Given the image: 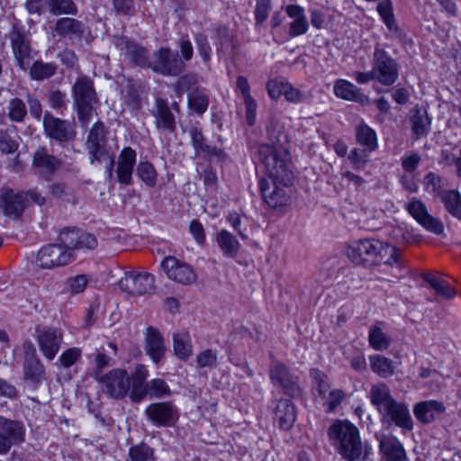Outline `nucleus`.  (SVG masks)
<instances>
[{
  "label": "nucleus",
  "mask_w": 461,
  "mask_h": 461,
  "mask_svg": "<svg viewBox=\"0 0 461 461\" xmlns=\"http://www.w3.org/2000/svg\"><path fill=\"white\" fill-rule=\"evenodd\" d=\"M345 398L346 393L344 391L340 389L330 391L323 403V406L326 408V412L331 413L336 411L337 408L341 404Z\"/></svg>",
  "instance_id": "4d7b16f0"
},
{
  "label": "nucleus",
  "mask_w": 461,
  "mask_h": 461,
  "mask_svg": "<svg viewBox=\"0 0 461 461\" xmlns=\"http://www.w3.org/2000/svg\"><path fill=\"white\" fill-rule=\"evenodd\" d=\"M23 381L30 386L36 388L45 379V367L39 359L23 361Z\"/></svg>",
  "instance_id": "7c9ffc66"
},
{
  "label": "nucleus",
  "mask_w": 461,
  "mask_h": 461,
  "mask_svg": "<svg viewBox=\"0 0 461 461\" xmlns=\"http://www.w3.org/2000/svg\"><path fill=\"white\" fill-rule=\"evenodd\" d=\"M269 142L260 144L258 155L269 179L259 183L265 202L271 208L285 206L289 202L288 188L293 184L294 172L288 151L287 136L276 131L273 124L267 128Z\"/></svg>",
  "instance_id": "f257e3e1"
},
{
  "label": "nucleus",
  "mask_w": 461,
  "mask_h": 461,
  "mask_svg": "<svg viewBox=\"0 0 461 461\" xmlns=\"http://www.w3.org/2000/svg\"><path fill=\"white\" fill-rule=\"evenodd\" d=\"M10 41L17 65L26 69L32 59V48L27 36L19 28L14 27L10 32Z\"/></svg>",
  "instance_id": "4468645a"
},
{
  "label": "nucleus",
  "mask_w": 461,
  "mask_h": 461,
  "mask_svg": "<svg viewBox=\"0 0 461 461\" xmlns=\"http://www.w3.org/2000/svg\"><path fill=\"white\" fill-rule=\"evenodd\" d=\"M145 349L154 363H158L164 357L166 346L163 337L158 329L149 327L146 330Z\"/></svg>",
  "instance_id": "b1692460"
},
{
  "label": "nucleus",
  "mask_w": 461,
  "mask_h": 461,
  "mask_svg": "<svg viewBox=\"0 0 461 461\" xmlns=\"http://www.w3.org/2000/svg\"><path fill=\"white\" fill-rule=\"evenodd\" d=\"M410 122L416 140L428 135L431 125V119L425 107H413L410 111Z\"/></svg>",
  "instance_id": "393cba45"
},
{
  "label": "nucleus",
  "mask_w": 461,
  "mask_h": 461,
  "mask_svg": "<svg viewBox=\"0 0 461 461\" xmlns=\"http://www.w3.org/2000/svg\"><path fill=\"white\" fill-rule=\"evenodd\" d=\"M356 139L357 142L369 152L375 150L377 148L375 131L363 122L356 127Z\"/></svg>",
  "instance_id": "c9c22d12"
},
{
  "label": "nucleus",
  "mask_w": 461,
  "mask_h": 461,
  "mask_svg": "<svg viewBox=\"0 0 461 461\" xmlns=\"http://www.w3.org/2000/svg\"><path fill=\"white\" fill-rule=\"evenodd\" d=\"M369 394L372 404L376 407L380 413L395 400L392 396L389 387L384 383L373 385Z\"/></svg>",
  "instance_id": "2f4dec72"
},
{
  "label": "nucleus",
  "mask_w": 461,
  "mask_h": 461,
  "mask_svg": "<svg viewBox=\"0 0 461 461\" xmlns=\"http://www.w3.org/2000/svg\"><path fill=\"white\" fill-rule=\"evenodd\" d=\"M81 349L70 348L65 350L59 357V363L65 368L72 366L81 357Z\"/></svg>",
  "instance_id": "052dcab7"
},
{
  "label": "nucleus",
  "mask_w": 461,
  "mask_h": 461,
  "mask_svg": "<svg viewBox=\"0 0 461 461\" xmlns=\"http://www.w3.org/2000/svg\"><path fill=\"white\" fill-rule=\"evenodd\" d=\"M97 247V240L95 235L79 230L76 249H94Z\"/></svg>",
  "instance_id": "e2e57ef3"
},
{
  "label": "nucleus",
  "mask_w": 461,
  "mask_h": 461,
  "mask_svg": "<svg viewBox=\"0 0 461 461\" xmlns=\"http://www.w3.org/2000/svg\"><path fill=\"white\" fill-rule=\"evenodd\" d=\"M152 69L163 76L176 77L185 69V62L171 49L162 47L154 53Z\"/></svg>",
  "instance_id": "6e6552de"
},
{
  "label": "nucleus",
  "mask_w": 461,
  "mask_h": 461,
  "mask_svg": "<svg viewBox=\"0 0 461 461\" xmlns=\"http://www.w3.org/2000/svg\"><path fill=\"white\" fill-rule=\"evenodd\" d=\"M445 410L443 402L429 400L416 403L413 407V413L420 422L429 424L433 422L437 416L443 413Z\"/></svg>",
  "instance_id": "412c9836"
},
{
  "label": "nucleus",
  "mask_w": 461,
  "mask_h": 461,
  "mask_svg": "<svg viewBox=\"0 0 461 461\" xmlns=\"http://www.w3.org/2000/svg\"><path fill=\"white\" fill-rule=\"evenodd\" d=\"M348 258L357 265L372 267L381 264H395L402 269L400 250L388 243L375 239H364L353 242L347 249Z\"/></svg>",
  "instance_id": "f03ea898"
},
{
  "label": "nucleus",
  "mask_w": 461,
  "mask_h": 461,
  "mask_svg": "<svg viewBox=\"0 0 461 461\" xmlns=\"http://www.w3.org/2000/svg\"><path fill=\"white\" fill-rule=\"evenodd\" d=\"M18 139L15 126L0 129V151L6 155L14 153L19 147Z\"/></svg>",
  "instance_id": "58836bf2"
},
{
  "label": "nucleus",
  "mask_w": 461,
  "mask_h": 461,
  "mask_svg": "<svg viewBox=\"0 0 461 461\" xmlns=\"http://www.w3.org/2000/svg\"><path fill=\"white\" fill-rule=\"evenodd\" d=\"M79 230L77 229H66L60 231L59 240L64 249L68 251H73L77 248Z\"/></svg>",
  "instance_id": "864d4df0"
},
{
  "label": "nucleus",
  "mask_w": 461,
  "mask_h": 461,
  "mask_svg": "<svg viewBox=\"0 0 461 461\" xmlns=\"http://www.w3.org/2000/svg\"><path fill=\"white\" fill-rule=\"evenodd\" d=\"M50 12L53 14H76L77 6L72 0H51Z\"/></svg>",
  "instance_id": "5fc2aeb1"
},
{
  "label": "nucleus",
  "mask_w": 461,
  "mask_h": 461,
  "mask_svg": "<svg viewBox=\"0 0 461 461\" xmlns=\"http://www.w3.org/2000/svg\"><path fill=\"white\" fill-rule=\"evenodd\" d=\"M73 253L59 244H50L41 248L37 255L36 263L41 268L50 269L68 264Z\"/></svg>",
  "instance_id": "1a4fd4ad"
},
{
  "label": "nucleus",
  "mask_w": 461,
  "mask_h": 461,
  "mask_svg": "<svg viewBox=\"0 0 461 461\" xmlns=\"http://www.w3.org/2000/svg\"><path fill=\"white\" fill-rule=\"evenodd\" d=\"M330 442L347 461L366 459L368 453L357 426L348 420H336L328 429Z\"/></svg>",
  "instance_id": "7ed1b4c3"
},
{
  "label": "nucleus",
  "mask_w": 461,
  "mask_h": 461,
  "mask_svg": "<svg viewBox=\"0 0 461 461\" xmlns=\"http://www.w3.org/2000/svg\"><path fill=\"white\" fill-rule=\"evenodd\" d=\"M217 243L223 255L234 258L240 250V243L228 230H221L217 233Z\"/></svg>",
  "instance_id": "e433bc0d"
},
{
  "label": "nucleus",
  "mask_w": 461,
  "mask_h": 461,
  "mask_svg": "<svg viewBox=\"0 0 461 461\" xmlns=\"http://www.w3.org/2000/svg\"><path fill=\"white\" fill-rule=\"evenodd\" d=\"M95 380L103 392L113 399L124 398L131 389V376L121 368H115L104 375H95Z\"/></svg>",
  "instance_id": "39448f33"
},
{
  "label": "nucleus",
  "mask_w": 461,
  "mask_h": 461,
  "mask_svg": "<svg viewBox=\"0 0 461 461\" xmlns=\"http://www.w3.org/2000/svg\"><path fill=\"white\" fill-rule=\"evenodd\" d=\"M377 12L379 13L384 23L390 31L397 29L393 12V4L390 0H383L377 5Z\"/></svg>",
  "instance_id": "49530a36"
},
{
  "label": "nucleus",
  "mask_w": 461,
  "mask_h": 461,
  "mask_svg": "<svg viewBox=\"0 0 461 461\" xmlns=\"http://www.w3.org/2000/svg\"><path fill=\"white\" fill-rule=\"evenodd\" d=\"M167 277L182 285H189L195 281L196 276L193 268L175 257H167L161 262Z\"/></svg>",
  "instance_id": "ddd939ff"
},
{
  "label": "nucleus",
  "mask_w": 461,
  "mask_h": 461,
  "mask_svg": "<svg viewBox=\"0 0 461 461\" xmlns=\"http://www.w3.org/2000/svg\"><path fill=\"white\" fill-rule=\"evenodd\" d=\"M421 277L436 291L437 294L445 299H451L456 295L455 289L446 280L429 273L422 274Z\"/></svg>",
  "instance_id": "a19ab883"
},
{
  "label": "nucleus",
  "mask_w": 461,
  "mask_h": 461,
  "mask_svg": "<svg viewBox=\"0 0 461 461\" xmlns=\"http://www.w3.org/2000/svg\"><path fill=\"white\" fill-rule=\"evenodd\" d=\"M217 359V352L211 348L200 352L195 357L197 366L200 368H212L216 366Z\"/></svg>",
  "instance_id": "13d9d810"
},
{
  "label": "nucleus",
  "mask_w": 461,
  "mask_h": 461,
  "mask_svg": "<svg viewBox=\"0 0 461 461\" xmlns=\"http://www.w3.org/2000/svg\"><path fill=\"white\" fill-rule=\"evenodd\" d=\"M136 162V152L131 148H124L118 158L117 177L123 185L131 183L132 172Z\"/></svg>",
  "instance_id": "4be33fe9"
},
{
  "label": "nucleus",
  "mask_w": 461,
  "mask_h": 461,
  "mask_svg": "<svg viewBox=\"0 0 461 461\" xmlns=\"http://www.w3.org/2000/svg\"><path fill=\"white\" fill-rule=\"evenodd\" d=\"M55 32L60 36L81 39L84 34L83 23L74 18H60L56 22Z\"/></svg>",
  "instance_id": "473e14b6"
},
{
  "label": "nucleus",
  "mask_w": 461,
  "mask_h": 461,
  "mask_svg": "<svg viewBox=\"0 0 461 461\" xmlns=\"http://www.w3.org/2000/svg\"><path fill=\"white\" fill-rule=\"evenodd\" d=\"M145 414L156 426H169L176 419V410L170 402H156L149 404Z\"/></svg>",
  "instance_id": "a211bd4d"
},
{
  "label": "nucleus",
  "mask_w": 461,
  "mask_h": 461,
  "mask_svg": "<svg viewBox=\"0 0 461 461\" xmlns=\"http://www.w3.org/2000/svg\"><path fill=\"white\" fill-rule=\"evenodd\" d=\"M380 451L385 461H407L406 452L395 437H384L380 440Z\"/></svg>",
  "instance_id": "cd10ccee"
},
{
  "label": "nucleus",
  "mask_w": 461,
  "mask_h": 461,
  "mask_svg": "<svg viewBox=\"0 0 461 461\" xmlns=\"http://www.w3.org/2000/svg\"><path fill=\"white\" fill-rule=\"evenodd\" d=\"M209 104L208 95L200 89H195L188 95V105L197 113H203Z\"/></svg>",
  "instance_id": "a18cd8bd"
},
{
  "label": "nucleus",
  "mask_w": 461,
  "mask_h": 461,
  "mask_svg": "<svg viewBox=\"0 0 461 461\" xmlns=\"http://www.w3.org/2000/svg\"><path fill=\"white\" fill-rule=\"evenodd\" d=\"M68 287L73 294L82 293L88 284V278L85 275L71 277L68 281Z\"/></svg>",
  "instance_id": "338daca9"
},
{
  "label": "nucleus",
  "mask_w": 461,
  "mask_h": 461,
  "mask_svg": "<svg viewBox=\"0 0 461 461\" xmlns=\"http://www.w3.org/2000/svg\"><path fill=\"white\" fill-rule=\"evenodd\" d=\"M129 456L131 461H154V451L144 443L135 445L130 448Z\"/></svg>",
  "instance_id": "de8ad7c7"
},
{
  "label": "nucleus",
  "mask_w": 461,
  "mask_h": 461,
  "mask_svg": "<svg viewBox=\"0 0 461 461\" xmlns=\"http://www.w3.org/2000/svg\"><path fill=\"white\" fill-rule=\"evenodd\" d=\"M380 414H382L384 420H388L402 429L411 430L413 429V421L409 409L407 405L402 402L394 400Z\"/></svg>",
  "instance_id": "f3484780"
},
{
  "label": "nucleus",
  "mask_w": 461,
  "mask_h": 461,
  "mask_svg": "<svg viewBox=\"0 0 461 461\" xmlns=\"http://www.w3.org/2000/svg\"><path fill=\"white\" fill-rule=\"evenodd\" d=\"M63 340L62 332L56 328H46L38 331L37 342L42 355L52 360L59 352Z\"/></svg>",
  "instance_id": "dca6fc26"
},
{
  "label": "nucleus",
  "mask_w": 461,
  "mask_h": 461,
  "mask_svg": "<svg viewBox=\"0 0 461 461\" xmlns=\"http://www.w3.org/2000/svg\"><path fill=\"white\" fill-rule=\"evenodd\" d=\"M369 362L372 371L383 378L392 376L395 372V363L382 355L371 356Z\"/></svg>",
  "instance_id": "4c0bfd02"
},
{
  "label": "nucleus",
  "mask_w": 461,
  "mask_h": 461,
  "mask_svg": "<svg viewBox=\"0 0 461 461\" xmlns=\"http://www.w3.org/2000/svg\"><path fill=\"white\" fill-rule=\"evenodd\" d=\"M138 176L148 185L154 186L157 180V173L149 162H140L137 167Z\"/></svg>",
  "instance_id": "3c124183"
},
{
  "label": "nucleus",
  "mask_w": 461,
  "mask_h": 461,
  "mask_svg": "<svg viewBox=\"0 0 461 461\" xmlns=\"http://www.w3.org/2000/svg\"><path fill=\"white\" fill-rule=\"evenodd\" d=\"M119 287L130 295L150 294L155 291V277L148 272H127L119 281Z\"/></svg>",
  "instance_id": "423d86ee"
},
{
  "label": "nucleus",
  "mask_w": 461,
  "mask_h": 461,
  "mask_svg": "<svg viewBox=\"0 0 461 461\" xmlns=\"http://www.w3.org/2000/svg\"><path fill=\"white\" fill-rule=\"evenodd\" d=\"M194 42L203 61L205 64L209 63L211 60L212 47L210 45L208 37L203 32H197L194 34Z\"/></svg>",
  "instance_id": "8fccbe9b"
},
{
  "label": "nucleus",
  "mask_w": 461,
  "mask_h": 461,
  "mask_svg": "<svg viewBox=\"0 0 461 461\" xmlns=\"http://www.w3.org/2000/svg\"><path fill=\"white\" fill-rule=\"evenodd\" d=\"M113 10L117 15H133L135 14L134 0H113Z\"/></svg>",
  "instance_id": "680f3d73"
},
{
  "label": "nucleus",
  "mask_w": 461,
  "mask_h": 461,
  "mask_svg": "<svg viewBox=\"0 0 461 461\" xmlns=\"http://www.w3.org/2000/svg\"><path fill=\"white\" fill-rule=\"evenodd\" d=\"M243 100H244V104H245V108H246V120H247L248 123L250 126H252L256 121L257 107H258L257 101L252 96L244 98Z\"/></svg>",
  "instance_id": "774afa93"
},
{
  "label": "nucleus",
  "mask_w": 461,
  "mask_h": 461,
  "mask_svg": "<svg viewBox=\"0 0 461 461\" xmlns=\"http://www.w3.org/2000/svg\"><path fill=\"white\" fill-rule=\"evenodd\" d=\"M287 82L284 80L278 79H271L267 84V90L269 96L277 100L280 98L282 95H284L285 86H286Z\"/></svg>",
  "instance_id": "0e129e2a"
},
{
  "label": "nucleus",
  "mask_w": 461,
  "mask_h": 461,
  "mask_svg": "<svg viewBox=\"0 0 461 461\" xmlns=\"http://www.w3.org/2000/svg\"><path fill=\"white\" fill-rule=\"evenodd\" d=\"M409 213L427 230L439 235L444 231L442 221L428 212L426 205L416 198H412L406 206Z\"/></svg>",
  "instance_id": "9b49d317"
},
{
  "label": "nucleus",
  "mask_w": 461,
  "mask_h": 461,
  "mask_svg": "<svg viewBox=\"0 0 461 461\" xmlns=\"http://www.w3.org/2000/svg\"><path fill=\"white\" fill-rule=\"evenodd\" d=\"M42 123L45 134L52 140L63 142L74 138V129L68 121L57 118L47 112Z\"/></svg>",
  "instance_id": "f8f14e48"
},
{
  "label": "nucleus",
  "mask_w": 461,
  "mask_h": 461,
  "mask_svg": "<svg viewBox=\"0 0 461 461\" xmlns=\"http://www.w3.org/2000/svg\"><path fill=\"white\" fill-rule=\"evenodd\" d=\"M24 209V201L20 194L13 190H2L0 194V212L7 216L19 217Z\"/></svg>",
  "instance_id": "5701e85b"
},
{
  "label": "nucleus",
  "mask_w": 461,
  "mask_h": 461,
  "mask_svg": "<svg viewBox=\"0 0 461 461\" xmlns=\"http://www.w3.org/2000/svg\"><path fill=\"white\" fill-rule=\"evenodd\" d=\"M148 376V370L142 365H138L131 378L130 398L134 402H141L146 395H148L146 378Z\"/></svg>",
  "instance_id": "bb28decb"
},
{
  "label": "nucleus",
  "mask_w": 461,
  "mask_h": 461,
  "mask_svg": "<svg viewBox=\"0 0 461 461\" xmlns=\"http://www.w3.org/2000/svg\"><path fill=\"white\" fill-rule=\"evenodd\" d=\"M24 435L21 423L0 416V455L8 453L13 445L23 442Z\"/></svg>",
  "instance_id": "9d476101"
},
{
  "label": "nucleus",
  "mask_w": 461,
  "mask_h": 461,
  "mask_svg": "<svg viewBox=\"0 0 461 461\" xmlns=\"http://www.w3.org/2000/svg\"><path fill=\"white\" fill-rule=\"evenodd\" d=\"M7 118L16 123L23 122L28 114L25 103L19 97L11 98L5 107Z\"/></svg>",
  "instance_id": "ea45409f"
},
{
  "label": "nucleus",
  "mask_w": 461,
  "mask_h": 461,
  "mask_svg": "<svg viewBox=\"0 0 461 461\" xmlns=\"http://www.w3.org/2000/svg\"><path fill=\"white\" fill-rule=\"evenodd\" d=\"M420 161V155L417 152H412L402 158V167L407 173H411L419 167Z\"/></svg>",
  "instance_id": "69168bd1"
},
{
  "label": "nucleus",
  "mask_w": 461,
  "mask_h": 461,
  "mask_svg": "<svg viewBox=\"0 0 461 461\" xmlns=\"http://www.w3.org/2000/svg\"><path fill=\"white\" fill-rule=\"evenodd\" d=\"M270 378L274 384L281 386L285 393L291 397H297L301 394V389L297 384L296 378L288 371L285 366L279 362H274L270 367Z\"/></svg>",
  "instance_id": "2eb2a0df"
},
{
  "label": "nucleus",
  "mask_w": 461,
  "mask_h": 461,
  "mask_svg": "<svg viewBox=\"0 0 461 461\" xmlns=\"http://www.w3.org/2000/svg\"><path fill=\"white\" fill-rule=\"evenodd\" d=\"M156 118V126L158 129L173 132L176 129L175 117L171 113L167 103L163 99L156 100V112H154Z\"/></svg>",
  "instance_id": "c756f323"
},
{
  "label": "nucleus",
  "mask_w": 461,
  "mask_h": 461,
  "mask_svg": "<svg viewBox=\"0 0 461 461\" xmlns=\"http://www.w3.org/2000/svg\"><path fill=\"white\" fill-rule=\"evenodd\" d=\"M114 43L122 55H124L138 66H145L148 62L147 50L124 37H116Z\"/></svg>",
  "instance_id": "aec40b11"
},
{
  "label": "nucleus",
  "mask_w": 461,
  "mask_h": 461,
  "mask_svg": "<svg viewBox=\"0 0 461 461\" xmlns=\"http://www.w3.org/2000/svg\"><path fill=\"white\" fill-rule=\"evenodd\" d=\"M375 80L384 86L393 85L398 78L397 62L383 49L375 48L373 58Z\"/></svg>",
  "instance_id": "0eeeda50"
},
{
  "label": "nucleus",
  "mask_w": 461,
  "mask_h": 461,
  "mask_svg": "<svg viewBox=\"0 0 461 461\" xmlns=\"http://www.w3.org/2000/svg\"><path fill=\"white\" fill-rule=\"evenodd\" d=\"M49 191L52 196L67 203H74V194L64 183L56 182L50 185Z\"/></svg>",
  "instance_id": "603ef678"
},
{
  "label": "nucleus",
  "mask_w": 461,
  "mask_h": 461,
  "mask_svg": "<svg viewBox=\"0 0 461 461\" xmlns=\"http://www.w3.org/2000/svg\"><path fill=\"white\" fill-rule=\"evenodd\" d=\"M32 165L42 173L51 175L61 166V161L49 153L46 148L40 147L36 149Z\"/></svg>",
  "instance_id": "c85d7f7f"
},
{
  "label": "nucleus",
  "mask_w": 461,
  "mask_h": 461,
  "mask_svg": "<svg viewBox=\"0 0 461 461\" xmlns=\"http://www.w3.org/2000/svg\"><path fill=\"white\" fill-rule=\"evenodd\" d=\"M368 150L354 148L348 154V159L355 169H363L367 162Z\"/></svg>",
  "instance_id": "bf43d9fd"
},
{
  "label": "nucleus",
  "mask_w": 461,
  "mask_h": 461,
  "mask_svg": "<svg viewBox=\"0 0 461 461\" xmlns=\"http://www.w3.org/2000/svg\"><path fill=\"white\" fill-rule=\"evenodd\" d=\"M438 195L446 210L461 221V194L456 190H442L438 192Z\"/></svg>",
  "instance_id": "f704fd0d"
},
{
  "label": "nucleus",
  "mask_w": 461,
  "mask_h": 461,
  "mask_svg": "<svg viewBox=\"0 0 461 461\" xmlns=\"http://www.w3.org/2000/svg\"><path fill=\"white\" fill-rule=\"evenodd\" d=\"M148 395L154 398H162L170 395L171 392L167 383L159 378L152 379L147 383Z\"/></svg>",
  "instance_id": "09e8293b"
},
{
  "label": "nucleus",
  "mask_w": 461,
  "mask_h": 461,
  "mask_svg": "<svg viewBox=\"0 0 461 461\" xmlns=\"http://www.w3.org/2000/svg\"><path fill=\"white\" fill-rule=\"evenodd\" d=\"M191 137L192 146L195 150V154L200 156L203 155L205 151H208V147L205 143L203 134L201 130L196 127H192L189 131Z\"/></svg>",
  "instance_id": "6e6d98bb"
},
{
  "label": "nucleus",
  "mask_w": 461,
  "mask_h": 461,
  "mask_svg": "<svg viewBox=\"0 0 461 461\" xmlns=\"http://www.w3.org/2000/svg\"><path fill=\"white\" fill-rule=\"evenodd\" d=\"M368 341L375 350H385L390 346V339L378 326H372L369 330Z\"/></svg>",
  "instance_id": "c03bdc74"
},
{
  "label": "nucleus",
  "mask_w": 461,
  "mask_h": 461,
  "mask_svg": "<svg viewBox=\"0 0 461 461\" xmlns=\"http://www.w3.org/2000/svg\"><path fill=\"white\" fill-rule=\"evenodd\" d=\"M106 135L104 125L101 122H96L91 128L86 140V149L91 155V163L101 159L105 154Z\"/></svg>",
  "instance_id": "6ab92c4d"
},
{
  "label": "nucleus",
  "mask_w": 461,
  "mask_h": 461,
  "mask_svg": "<svg viewBox=\"0 0 461 461\" xmlns=\"http://www.w3.org/2000/svg\"><path fill=\"white\" fill-rule=\"evenodd\" d=\"M174 350L176 355L183 360L187 359L192 354V345L187 333H175L173 335Z\"/></svg>",
  "instance_id": "37998d69"
},
{
  "label": "nucleus",
  "mask_w": 461,
  "mask_h": 461,
  "mask_svg": "<svg viewBox=\"0 0 461 461\" xmlns=\"http://www.w3.org/2000/svg\"><path fill=\"white\" fill-rule=\"evenodd\" d=\"M275 421L281 429H291L296 420V410L288 399H281L275 408Z\"/></svg>",
  "instance_id": "a878e982"
},
{
  "label": "nucleus",
  "mask_w": 461,
  "mask_h": 461,
  "mask_svg": "<svg viewBox=\"0 0 461 461\" xmlns=\"http://www.w3.org/2000/svg\"><path fill=\"white\" fill-rule=\"evenodd\" d=\"M335 95L342 99L364 103L366 96L363 95L358 87L347 80H338L334 86Z\"/></svg>",
  "instance_id": "72a5a7b5"
},
{
  "label": "nucleus",
  "mask_w": 461,
  "mask_h": 461,
  "mask_svg": "<svg viewBox=\"0 0 461 461\" xmlns=\"http://www.w3.org/2000/svg\"><path fill=\"white\" fill-rule=\"evenodd\" d=\"M57 71V66L51 62L36 60L31 67L30 76L32 79L41 81L52 77Z\"/></svg>",
  "instance_id": "79ce46f5"
},
{
  "label": "nucleus",
  "mask_w": 461,
  "mask_h": 461,
  "mask_svg": "<svg viewBox=\"0 0 461 461\" xmlns=\"http://www.w3.org/2000/svg\"><path fill=\"white\" fill-rule=\"evenodd\" d=\"M72 95L79 121L86 124L95 112L94 105L97 103V95L94 82L86 76L78 77L73 86Z\"/></svg>",
  "instance_id": "20e7f679"
}]
</instances>
